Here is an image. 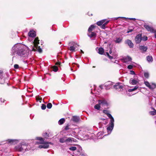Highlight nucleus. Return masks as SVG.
<instances>
[{
	"instance_id": "45",
	"label": "nucleus",
	"mask_w": 156,
	"mask_h": 156,
	"mask_svg": "<svg viewBox=\"0 0 156 156\" xmlns=\"http://www.w3.org/2000/svg\"><path fill=\"white\" fill-rule=\"evenodd\" d=\"M41 108L42 109L44 110L46 108V105L44 104H42L41 107Z\"/></svg>"
},
{
	"instance_id": "21",
	"label": "nucleus",
	"mask_w": 156,
	"mask_h": 156,
	"mask_svg": "<svg viewBox=\"0 0 156 156\" xmlns=\"http://www.w3.org/2000/svg\"><path fill=\"white\" fill-rule=\"evenodd\" d=\"M139 49L142 52H145L147 51V48L146 46L140 45L139 47Z\"/></svg>"
},
{
	"instance_id": "60",
	"label": "nucleus",
	"mask_w": 156,
	"mask_h": 156,
	"mask_svg": "<svg viewBox=\"0 0 156 156\" xmlns=\"http://www.w3.org/2000/svg\"><path fill=\"white\" fill-rule=\"evenodd\" d=\"M98 134H99V135H102V133H101V132H100L99 133H98Z\"/></svg>"
},
{
	"instance_id": "22",
	"label": "nucleus",
	"mask_w": 156,
	"mask_h": 156,
	"mask_svg": "<svg viewBox=\"0 0 156 156\" xmlns=\"http://www.w3.org/2000/svg\"><path fill=\"white\" fill-rule=\"evenodd\" d=\"M103 112L104 113H105V114H106L107 116H108V117L111 119H112V118L113 119H114V118H113V117L112 116V115L108 113V112L107 110H103Z\"/></svg>"
},
{
	"instance_id": "46",
	"label": "nucleus",
	"mask_w": 156,
	"mask_h": 156,
	"mask_svg": "<svg viewBox=\"0 0 156 156\" xmlns=\"http://www.w3.org/2000/svg\"><path fill=\"white\" fill-rule=\"evenodd\" d=\"M36 99L37 101H39L40 102V103L41 102V101L42 100V98H40L39 96L38 97H36Z\"/></svg>"
},
{
	"instance_id": "6",
	"label": "nucleus",
	"mask_w": 156,
	"mask_h": 156,
	"mask_svg": "<svg viewBox=\"0 0 156 156\" xmlns=\"http://www.w3.org/2000/svg\"><path fill=\"white\" fill-rule=\"evenodd\" d=\"M124 85L121 83H118L114 86V87L118 91H121L122 90Z\"/></svg>"
},
{
	"instance_id": "49",
	"label": "nucleus",
	"mask_w": 156,
	"mask_h": 156,
	"mask_svg": "<svg viewBox=\"0 0 156 156\" xmlns=\"http://www.w3.org/2000/svg\"><path fill=\"white\" fill-rule=\"evenodd\" d=\"M133 67V66L132 65H129L128 66L127 68L129 69H132Z\"/></svg>"
},
{
	"instance_id": "26",
	"label": "nucleus",
	"mask_w": 156,
	"mask_h": 156,
	"mask_svg": "<svg viewBox=\"0 0 156 156\" xmlns=\"http://www.w3.org/2000/svg\"><path fill=\"white\" fill-rule=\"evenodd\" d=\"M132 58L129 56H127L124 59V61L126 63H128L129 62L131 61Z\"/></svg>"
},
{
	"instance_id": "14",
	"label": "nucleus",
	"mask_w": 156,
	"mask_h": 156,
	"mask_svg": "<svg viewBox=\"0 0 156 156\" xmlns=\"http://www.w3.org/2000/svg\"><path fill=\"white\" fill-rule=\"evenodd\" d=\"M125 43L129 46L130 48H132L133 47V44L131 41L127 39L125 41Z\"/></svg>"
},
{
	"instance_id": "3",
	"label": "nucleus",
	"mask_w": 156,
	"mask_h": 156,
	"mask_svg": "<svg viewBox=\"0 0 156 156\" xmlns=\"http://www.w3.org/2000/svg\"><path fill=\"white\" fill-rule=\"evenodd\" d=\"M112 119H110V122L109 124V126L107 128V130L108 134H110L113 130L114 126V119H113L112 118Z\"/></svg>"
},
{
	"instance_id": "2",
	"label": "nucleus",
	"mask_w": 156,
	"mask_h": 156,
	"mask_svg": "<svg viewBox=\"0 0 156 156\" xmlns=\"http://www.w3.org/2000/svg\"><path fill=\"white\" fill-rule=\"evenodd\" d=\"M39 40L38 39V37H36L33 42L34 46L32 47V51H37L40 53H41L42 51V50L40 46H38L39 44Z\"/></svg>"
},
{
	"instance_id": "53",
	"label": "nucleus",
	"mask_w": 156,
	"mask_h": 156,
	"mask_svg": "<svg viewBox=\"0 0 156 156\" xmlns=\"http://www.w3.org/2000/svg\"><path fill=\"white\" fill-rule=\"evenodd\" d=\"M103 86L102 85H100L99 86V90H101L103 88L102 87Z\"/></svg>"
},
{
	"instance_id": "29",
	"label": "nucleus",
	"mask_w": 156,
	"mask_h": 156,
	"mask_svg": "<svg viewBox=\"0 0 156 156\" xmlns=\"http://www.w3.org/2000/svg\"><path fill=\"white\" fill-rule=\"evenodd\" d=\"M97 52L99 54L102 55L104 52V50L102 48H100L98 49Z\"/></svg>"
},
{
	"instance_id": "19",
	"label": "nucleus",
	"mask_w": 156,
	"mask_h": 156,
	"mask_svg": "<svg viewBox=\"0 0 156 156\" xmlns=\"http://www.w3.org/2000/svg\"><path fill=\"white\" fill-rule=\"evenodd\" d=\"M122 40V38L121 37H116L115 38V39L114 40V41L116 43H121Z\"/></svg>"
},
{
	"instance_id": "39",
	"label": "nucleus",
	"mask_w": 156,
	"mask_h": 156,
	"mask_svg": "<svg viewBox=\"0 0 156 156\" xmlns=\"http://www.w3.org/2000/svg\"><path fill=\"white\" fill-rule=\"evenodd\" d=\"M47 108L48 109H50L52 107V104L50 103H48L47 105Z\"/></svg>"
},
{
	"instance_id": "28",
	"label": "nucleus",
	"mask_w": 156,
	"mask_h": 156,
	"mask_svg": "<svg viewBox=\"0 0 156 156\" xmlns=\"http://www.w3.org/2000/svg\"><path fill=\"white\" fill-rule=\"evenodd\" d=\"M65 122V119L63 118H62L59 120L58 122V123L59 125H61L63 124Z\"/></svg>"
},
{
	"instance_id": "5",
	"label": "nucleus",
	"mask_w": 156,
	"mask_h": 156,
	"mask_svg": "<svg viewBox=\"0 0 156 156\" xmlns=\"http://www.w3.org/2000/svg\"><path fill=\"white\" fill-rule=\"evenodd\" d=\"M5 74L3 72L0 70V83L4 84L5 81Z\"/></svg>"
},
{
	"instance_id": "54",
	"label": "nucleus",
	"mask_w": 156,
	"mask_h": 156,
	"mask_svg": "<svg viewBox=\"0 0 156 156\" xmlns=\"http://www.w3.org/2000/svg\"><path fill=\"white\" fill-rule=\"evenodd\" d=\"M0 101L1 102H4V99H2V98H0Z\"/></svg>"
},
{
	"instance_id": "34",
	"label": "nucleus",
	"mask_w": 156,
	"mask_h": 156,
	"mask_svg": "<svg viewBox=\"0 0 156 156\" xmlns=\"http://www.w3.org/2000/svg\"><path fill=\"white\" fill-rule=\"evenodd\" d=\"M43 144H44L43 145L44 148H47L49 147V145L46 143V142H44V143Z\"/></svg>"
},
{
	"instance_id": "37",
	"label": "nucleus",
	"mask_w": 156,
	"mask_h": 156,
	"mask_svg": "<svg viewBox=\"0 0 156 156\" xmlns=\"http://www.w3.org/2000/svg\"><path fill=\"white\" fill-rule=\"evenodd\" d=\"M94 136V133H89V134L88 133V137H90L89 138L90 139H93Z\"/></svg>"
},
{
	"instance_id": "11",
	"label": "nucleus",
	"mask_w": 156,
	"mask_h": 156,
	"mask_svg": "<svg viewBox=\"0 0 156 156\" xmlns=\"http://www.w3.org/2000/svg\"><path fill=\"white\" fill-rule=\"evenodd\" d=\"M113 83L111 82H108L104 84V86L106 90L110 89L112 87Z\"/></svg>"
},
{
	"instance_id": "31",
	"label": "nucleus",
	"mask_w": 156,
	"mask_h": 156,
	"mask_svg": "<svg viewBox=\"0 0 156 156\" xmlns=\"http://www.w3.org/2000/svg\"><path fill=\"white\" fill-rule=\"evenodd\" d=\"M36 139L37 140H39L41 142L40 143V144H43L44 143V139L42 138V137H37L36 138Z\"/></svg>"
},
{
	"instance_id": "18",
	"label": "nucleus",
	"mask_w": 156,
	"mask_h": 156,
	"mask_svg": "<svg viewBox=\"0 0 156 156\" xmlns=\"http://www.w3.org/2000/svg\"><path fill=\"white\" fill-rule=\"evenodd\" d=\"M76 140L72 137L67 138L65 140L66 142V143H71L73 141L75 142Z\"/></svg>"
},
{
	"instance_id": "57",
	"label": "nucleus",
	"mask_w": 156,
	"mask_h": 156,
	"mask_svg": "<svg viewBox=\"0 0 156 156\" xmlns=\"http://www.w3.org/2000/svg\"><path fill=\"white\" fill-rule=\"evenodd\" d=\"M39 147L40 148H43V145H39Z\"/></svg>"
},
{
	"instance_id": "64",
	"label": "nucleus",
	"mask_w": 156,
	"mask_h": 156,
	"mask_svg": "<svg viewBox=\"0 0 156 156\" xmlns=\"http://www.w3.org/2000/svg\"><path fill=\"white\" fill-rule=\"evenodd\" d=\"M6 84L7 85H8V83H6Z\"/></svg>"
},
{
	"instance_id": "12",
	"label": "nucleus",
	"mask_w": 156,
	"mask_h": 156,
	"mask_svg": "<svg viewBox=\"0 0 156 156\" xmlns=\"http://www.w3.org/2000/svg\"><path fill=\"white\" fill-rule=\"evenodd\" d=\"M141 40V35L140 34H138L135 38V41L136 43H140Z\"/></svg>"
},
{
	"instance_id": "52",
	"label": "nucleus",
	"mask_w": 156,
	"mask_h": 156,
	"mask_svg": "<svg viewBox=\"0 0 156 156\" xmlns=\"http://www.w3.org/2000/svg\"><path fill=\"white\" fill-rule=\"evenodd\" d=\"M109 22V21H107L106 22H105L103 24H104L106 26Z\"/></svg>"
},
{
	"instance_id": "44",
	"label": "nucleus",
	"mask_w": 156,
	"mask_h": 156,
	"mask_svg": "<svg viewBox=\"0 0 156 156\" xmlns=\"http://www.w3.org/2000/svg\"><path fill=\"white\" fill-rule=\"evenodd\" d=\"M69 124H67L65 128V130L66 131L68 130L69 129Z\"/></svg>"
},
{
	"instance_id": "30",
	"label": "nucleus",
	"mask_w": 156,
	"mask_h": 156,
	"mask_svg": "<svg viewBox=\"0 0 156 156\" xmlns=\"http://www.w3.org/2000/svg\"><path fill=\"white\" fill-rule=\"evenodd\" d=\"M119 18H122L125 19H129L130 20H136V19L135 18H126L125 17H118L115 18L114 19H115V20H116Z\"/></svg>"
},
{
	"instance_id": "47",
	"label": "nucleus",
	"mask_w": 156,
	"mask_h": 156,
	"mask_svg": "<svg viewBox=\"0 0 156 156\" xmlns=\"http://www.w3.org/2000/svg\"><path fill=\"white\" fill-rule=\"evenodd\" d=\"M106 55L110 59H111L113 58V57L112 56L109 55L108 52H106Z\"/></svg>"
},
{
	"instance_id": "62",
	"label": "nucleus",
	"mask_w": 156,
	"mask_h": 156,
	"mask_svg": "<svg viewBox=\"0 0 156 156\" xmlns=\"http://www.w3.org/2000/svg\"><path fill=\"white\" fill-rule=\"evenodd\" d=\"M81 50V52L82 53H84V52H83V51L82 50Z\"/></svg>"
},
{
	"instance_id": "16",
	"label": "nucleus",
	"mask_w": 156,
	"mask_h": 156,
	"mask_svg": "<svg viewBox=\"0 0 156 156\" xmlns=\"http://www.w3.org/2000/svg\"><path fill=\"white\" fill-rule=\"evenodd\" d=\"M9 144H16L18 141L14 139H8L7 140Z\"/></svg>"
},
{
	"instance_id": "25",
	"label": "nucleus",
	"mask_w": 156,
	"mask_h": 156,
	"mask_svg": "<svg viewBox=\"0 0 156 156\" xmlns=\"http://www.w3.org/2000/svg\"><path fill=\"white\" fill-rule=\"evenodd\" d=\"M90 89L91 90V94H94L95 93V87L94 85H90Z\"/></svg>"
},
{
	"instance_id": "10",
	"label": "nucleus",
	"mask_w": 156,
	"mask_h": 156,
	"mask_svg": "<svg viewBox=\"0 0 156 156\" xmlns=\"http://www.w3.org/2000/svg\"><path fill=\"white\" fill-rule=\"evenodd\" d=\"M98 102L99 104H101V105L102 106H106L108 105V103L107 101L105 99L102 100H98Z\"/></svg>"
},
{
	"instance_id": "1",
	"label": "nucleus",
	"mask_w": 156,
	"mask_h": 156,
	"mask_svg": "<svg viewBox=\"0 0 156 156\" xmlns=\"http://www.w3.org/2000/svg\"><path fill=\"white\" fill-rule=\"evenodd\" d=\"M17 47L16 46H14L12 48V51L13 55H14V53L16 52V54L18 55L21 57L23 58L27 56V52L26 50L22 49L17 50Z\"/></svg>"
},
{
	"instance_id": "48",
	"label": "nucleus",
	"mask_w": 156,
	"mask_h": 156,
	"mask_svg": "<svg viewBox=\"0 0 156 156\" xmlns=\"http://www.w3.org/2000/svg\"><path fill=\"white\" fill-rule=\"evenodd\" d=\"M14 68L15 69H18L19 67V66L17 64H15L14 66Z\"/></svg>"
},
{
	"instance_id": "42",
	"label": "nucleus",
	"mask_w": 156,
	"mask_h": 156,
	"mask_svg": "<svg viewBox=\"0 0 156 156\" xmlns=\"http://www.w3.org/2000/svg\"><path fill=\"white\" fill-rule=\"evenodd\" d=\"M147 39V37L146 36H144L142 37H141V40L143 41H146Z\"/></svg>"
},
{
	"instance_id": "23",
	"label": "nucleus",
	"mask_w": 156,
	"mask_h": 156,
	"mask_svg": "<svg viewBox=\"0 0 156 156\" xmlns=\"http://www.w3.org/2000/svg\"><path fill=\"white\" fill-rule=\"evenodd\" d=\"M28 35L32 37H34L35 36V32L34 30H31L28 33Z\"/></svg>"
},
{
	"instance_id": "58",
	"label": "nucleus",
	"mask_w": 156,
	"mask_h": 156,
	"mask_svg": "<svg viewBox=\"0 0 156 156\" xmlns=\"http://www.w3.org/2000/svg\"><path fill=\"white\" fill-rule=\"evenodd\" d=\"M46 143L48 144H51L52 143L51 142H46Z\"/></svg>"
},
{
	"instance_id": "43",
	"label": "nucleus",
	"mask_w": 156,
	"mask_h": 156,
	"mask_svg": "<svg viewBox=\"0 0 156 156\" xmlns=\"http://www.w3.org/2000/svg\"><path fill=\"white\" fill-rule=\"evenodd\" d=\"M144 76L146 78H148L149 76V74L147 72L145 73H144Z\"/></svg>"
},
{
	"instance_id": "41",
	"label": "nucleus",
	"mask_w": 156,
	"mask_h": 156,
	"mask_svg": "<svg viewBox=\"0 0 156 156\" xmlns=\"http://www.w3.org/2000/svg\"><path fill=\"white\" fill-rule=\"evenodd\" d=\"M65 140V138H62L60 139L59 140V141L60 143H63L64 142H66Z\"/></svg>"
},
{
	"instance_id": "9",
	"label": "nucleus",
	"mask_w": 156,
	"mask_h": 156,
	"mask_svg": "<svg viewBox=\"0 0 156 156\" xmlns=\"http://www.w3.org/2000/svg\"><path fill=\"white\" fill-rule=\"evenodd\" d=\"M144 27L148 31L152 33L155 32V30H154L152 27L149 26L148 25L146 24L144 25Z\"/></svg>"
},
{
	"instance_id": "63",
	"label": "nucleus",
	"mask_w": 156,
	"mask_h": 156,
	"mask_svg": "<svg viewBox=\"0 0 156 156\" xmlns=\"http://www.w3.org/2000/svg\"><path fill=\"white\" fill-rule=\"evenodd\" d=\"M132 30H130V31H128L127 32H128V33H129V32H132Z\"/></svg>"
},
{
	"instance_id": "24",
	"label": "nucleus",
	"mask_w": 156,
	"mask_h": 156,
	"mask_svg": "<svg viewBox=\"0 0 156 156\" xmlns=\"http://www.w3.org/2000/svg\"><path fill=\"white\" fill-rule=\"evenodd\" d=\"M43 136L45 138H48V137L51 136V134L48 131H47L43 134Z\"/></svg>"
},
{
	"instance_id": "8",
	"label": "nucleus",
	"mask_w": 156,
	"mask_h": 156,
	"mask_svg": "<svg viewBox=\"0 0 156 156\" xmlns=\"http://www.w3.org/2000/svg\"><path fill=\"white\" fill-rule=\"evenodd\" d=\"M97 31H94L93 32H89L88 34V37H90L91 40H94L96 37Z\"/></svg>"
},
{
	"instance_id": "35",
	"label": "nucleus",
	"mask_w": 156,
	"mask_h": 156,
	"mask_svg": "<svg viewBox=\"0 0 156 156\" xmlns=\"http://www.w3.org/2000/svg\"><path fill=\"white\" fill-rule=\"evenodd\" d=\"M147 59L148 62H152L153 61V58L151 56H147Z\"/></svg>"
},
{
	"instance_id": "55",
	"label": "nucleus",
	"mask_w": 156,
	"mask_h": 156,
	"mask_svg": "<svg viewBox=\"0 0 156 156\" xmlns=\"http://www.w3.org/2000/svg\"><path fill=\"white\" fill-rule=\"evenodd\" d=\"M130 74L132 75H134L135 74V72L133 71H130Z\"/></svg>"
},
{
	"instance_id": "50",
	"label": "nucleus",
	"mask_w": 156,
	"mask_h": 156,
	"mask_svg": "<svg viewBox=\"0 0 156 156\" xmlns=\"http://www.w3.org/2000/svg\"><path fill=\"white\" fill-rule=\"evenodd\" d=\"M61 64V63L60 62H56L55 64V65H59V66H60Z\"/></svg>"
},
{
	"instance_id": "51",
	"label": "nucleus",
	"mask_w": 156,
	"mask_h": 156,
	"mask_svg": "<svg viewBox=\"0 0 156 156\" xmlns=\"http://www.w3.org/2000/svg\"><path fill=\"white\" fill-rule=\"evenodd\" d=\"M101 28L102 29H105V26L103 24L101 26Z\"/></svg>"
},
{
	"instance_id": "20",
	"label": "nucleus",
	"mask_w": 156,
	"mask_h": 156,
	"mask_svg": "<svg viewBox=\"0 0 156 156\" xmlns=\"http://www.w3.org/2000/svg\"><path fill=\"white\" fill-rule=\"evenodd\" d=\"M80 119V117L78 116H73L71 120L75 122H78Z\"/></svg>"
},
{
	"instance_id": "32",
	"label": "nucleus",
	"mask_w": 156,
	"mask_h": 156,
	"mask_svg": "<svg viewBox=\"0 0 156 156\" xmlns=\"http://www.w3.org/2000/svg\"><path fill=\"white\" fill-rule=\"evenodd\" d=\"M101 104L99 103L95 105L94 106V108L95 109H96L97 111H99L100 109Z\"/></svg>"
},
{
	"instance_id": "59",
	"label": "nucleus",
	"mask_w": 156,
	"mask_h": 156,
	"mask_svg": "<svg viewBox=\"0 0 156 156\" xmlns=\"http://www.w3.org/2000/svg\"><path fill=\"white\" fill-rule=\"evenodd\" d=\"M154 33V36L155 38H156V30H155V32H153Z\"/></svg>"
},
{
	"instance_id": "17",
	"label": "nucleus",
	"mask_w": 156,
	"mask_h": 156,
	"mask_svg": "<svg viewBox=\"0 0 156 156\" xmlns=\"http://www.w3.org/2000/svg\"><path fill=\"white\" fill-rule=\"evenodd\" d=\"M96 26L95 24L92 25H91L89 28H88V34H89V32H93V31L95 29V28Z\"/></svg>"
},
{
	"instance_id": "15",
	"label": "nucleus",
	"mask_w": 156,
	"mask_h": 156,
	"mask_svg": "<svg viewBox=\"0 0 156 156\" xmlns=\"http://www.w3.org/2000/svg\"><path fill=\"white\" fill-rule=\"evenodd\" d=\"M70 43L72 45H73L72 46H71L69 48V50L72 51V52H75V49H76V44L74 42H72L71 43Z\"/></svg>"
},
{
	"instance_id": "33",
	"label": "nucleus",
	"mask_w": 156,
	"mask_h": 156,
	"mask_svg": "<svg viewBox=\"0 0 156 156\" xmlns=\"http://www.w3.org/2000/svg\"><path fill=\"white\" fill-rule=\"evenodd\" d=\"M138 86H136L134 87V88L132 89H129L128 90V91L129 92H131L136 90L138 88Z\"/></svg>"
},
{
	"instance_id": "56",
	"label": "nucleus",
	"mask_w": 156,
	"mask_h": 156,
	"mask_svg": "<svg viewBox=\"0 0 156 156\" xmlns=\"http://www.w3.org/2000/svg\"><path fill=\"white\" fill-rule=\"evenodd\" d=\"M95 96H94V95L93 96V101H95V99H95ZM93 102V103H94V102Z\"/></svg>"
},
{
	"instance_id": "40",
	"label": "nucleus",
	"mask_w": 156,
	"mask_h": 156,
	"mask_svg": "<svg viewBox=\"0 0 156 156\" xmlns=\"http://www.w3.org/2000/svg\"><path fill=\"white\" fill-rule=\"evenodd\" d=\"M77 148L75 147H70L69 148V149L70 151H74L76 150Z\"/></svg>"
},
{
	"instance_id": "38",
	"label": "nucleus",
	"mask_w": 156,
	"mask_h": 156,
	"mask_svg": "<svg viewBox=\"0 0 156 156\" xmlns=\"http://www.w3.org/2000/svg\"><path fill=\"white\" fill-rule=\"evenodd\" d=\"M52 68L53 71L55 72H57L58 70V67L56 66H54Z\"/></svg>"
},
{
	"instance_id": "7",
	"label": "nucleus",
	"mask_w": 156,
	"mask_h": 156,
	"mask_svg": "<svg viewBox=\"0 0 156 156\" xmlns=\"http://www.w3.org/2000/svg\"><path fill=\"white\" fill-rule=\"evenodd\" d=\"M144 83L149 89H153L156 87V84L154 83H149L147 81H145Z\"/></svg>"
},
{
	"instance_id": "36",
	"label": "nucleus",
	"mask_w": 156,
	"mask_h": 156,
	"mask_svg": "<svg viewBox=\"0 0 156 156\" xmlns=\"http://www.w3.org/2000/svg\"><path fill=\"white\" fill-rule=\"evenodd\" d=\"M154 111H150L149 112L150 114L151 115H154L156 114V111L154 109Z\"/></svg>"
},
{
	"instance_id": "4",
	"label": "nucleus",
	"mask_w": 156,
	"mask_h": 156,
	"mask_svg": "<svg viewBox=\"0 0 156 156\" xmlns=\"http://www.w3.org/2000/svg\"><path fill=\"white\" fill-rule=\"evenodd\" d=\"M27 145L26 144H22L16 147V148L19 151H21L25 150L27 148Z\"/></svg>"
},
{
	"instance_id": "61",
	"label": "nucleus",
	"mask_w": 156,
	"mask_h": 156,
	"mask_svg": "<svg viewBox=\"0 0 156 156\" xmlns=\"http://www.w3.org/2000/svg\"><path fill=\"white\" fill-rule=\"evenodd\" d=\"M112 53V51L111 50H110L109 51V53L111 54Z\"/></svg>"
},
{
	"instance_id": "27",
	"label": "nucleus",
	"mask_w": 156,
	"mask_h": 156,
	"mask_svg": "<svg viewBox=\"0 0 156 156\" xmlns=\"http://www.w3.org/2000/svg\"><path fill=\"white\" fill-rule=\"evenodd\" d=\"M106 20H101L100 21H98L97 22L96 24L99 26H100L101 25H102L103 23H104L105 21Z\"/></svg>"
},
{
	"instance_id": "13",
	"label": "nucleus",
	"mask_w": 156,
	"mask_h": 156,
	"mask_svg": "<svg viewBox=\"0 0 156 156\" xmlns=\"http://www.w3.org/2000/svg\"><path fill=\"white\" fill-rule=\"evenodd\" d=\"M139 82L138 80L135 79L131 78L129 81V83L133 85H135Z\"/></svg>"
}]
</instances>
